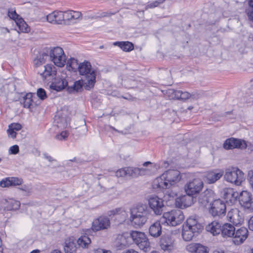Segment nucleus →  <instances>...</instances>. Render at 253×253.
Instances as JSON below:
<instances>
[{"label": "nucleus", "mask_w": 253, "mask_h": 253, "mask_svg": "<svg viewBox=\"0 0 253 253\" xmlns=\"http://www.w3.org/2000/svg\"><path fill=\"white\" fill-rule=\"evenodd\" d=\"M76 250V243L73 240L70 238L65 241L64 251L66 253H75Z\"/></svg>", "instance_id": "obj_31"}, {"label": "nucleus", "mask_w": 253, "mask_h": 253, "mask_svg": "<svg viewBox=\"0 0 253 253\" xmlns=\"http://www.w3.org/2000/svg\"><path fill=\"white\" fill-rule=\"evenodd\" d=\"M49 23L56 24H62L64 23V15L62 11H54L48 14L46 17Z\"/></svg>", "instance_id": "obj_21"}, {"label": "nucleus", "mask_w": 253, "mask_h": 253, "mask_svg": "<svg viewBox=\"0 0 253 253\" xmlns=\"http://www.w3.org/2000/svg\"><path fill=\"white\" fill-rule=\"evenodd\" d=\"M48 58V55L46 51L43 52L38 56L33 61L34 65L35 67H38L42 64L45 63V61Z\"/></svg>", "instance_id": "obj_33"}, {"label": "nucleus", "mask_w": 253, "mask_h": 253, "mask_svg": "<svg viewBox=\"0 0 253 253\" xmlns=\"http://www.w3.org/2000/svg\"><path fill=\"white\" fill-rule=\"evenodd\" d=\"M210 212L214 217L225 215L226 212L225 203L220 199L214 200L211 204Z\"/></svg>", "instance_id": "obj_10"}, {"label": "nucleus", "mask_w": 253, "mask_h": 253, "mask_svg": "<svg viewBox=\"0 0 253 253\" xmlns=\"http://www.w3.org/2000/svg\"><path fill=\"white\" fill-rule=\"evenodd\" d=\"M57 126L58 128H64L67 126V123L63 118L59 119V121H57Z\"/></svg>", "instance_id": "obj_54"}, {"label": "nucleus", "mask_w": 253, "mask_h": 253, "mask_svg": "<svg viewBox=\"0 0 253 253\" xmlns=\"http://www.w3.org/2000/svg\"><path fill=\"white\" fill-rule=\"evenodd\" d=\"M178 92H179V90H175V89H174L172 88H170V89H168L166 91L165 94L169 99L178 100Z\"/></svg>", "instance_id": "obj_42"}, {"label": "nucleus", "mask_w": 253, "mask_h": 253, "mask_svg": "<svg viewBox=\"0 0 253 253\" xmlns=\"http://www.w3.org/2000/svg\"><path fill=\"white\" fill-rule=\"evenodd\" d=\"M126 176L131 177L132 178L136 177L142 174L143 172L144 169H140L138 168L133 167H126Z\"/></svg>", "instance_id": "obj_30"}, {"label": "nucleus", "mask_w": 253, "mask_h": 253, "mask_svg": "<svg viewBox=\"0 0 253 253\" xmlns=\"http://www.w3.org/2000/svg\"><path fill=\"white\" fill-rule=\"evenodd\" d=\"M249 228L253 231V216H252L248 221Z\"/></svg>", "instance_id": "obj_60"}, {"label": "nucleus", "mask_w": 253, "mask_h": 253, "mask_svg": "<svg viewBox=\"0 0 253 253\" xmlns=\"http://www.w3.org/2000/svg\"><path fill=\"white\" fill-rule=\"evenodd\" d=\"M32 94L31 93H27L25 96L23 97L22 101L23 106L25 108H30L32 104Z\"/></svg>", "instance_id": "obj_43"}, {"label": "nucleus", "mask_w": 253, "mask_h": 253, "mask_svg": "<svg viewBox=\"0 0 253 253\" xmlns=\"http://www.w3.org/2000/svg\"><path fill=\"white\" fill-rule=\"evenodd\" d=\"M224 171L222 169H214L208 171L205 176V181L208 184H213L220 179L223 175Z\"/></svg>", "instance_id": "obj_18"}, {"label": "nucleus", "mask_w": 253, "mask_h": 253, "mask_svg": "<svg viewBox=\"0 0 253 253\" xmlns=\"http://www.w3.org/2000/svg\"><path fill=\"white\" fill-rule=\"evenodd\" d=\"M213 195V191L211 189H207L200 194L199 199L202 200L201 202H209Z\"/></svg>", "instance_id": "obj_39"}, {"label": "nucleus", "mask_w": 253, "mask_h": 253, "mask_svg": "<svg viewBox=\"0 0 253 253\" xmlns=\"http://www.w3.org/2000/svg\"><path fill=\"white\" fill-rule=\"evenodd\" d=\"M148 203L150 208L156 215H161L162 213L164 205L162 199L157 196L151 197L149 199Z\"/></svg>", "instance_id": "obj_15"}, {"label": "nucleus", "mask_w": 253, "mask_h": 253, "mask_svg": "<svg viewBox=\"0 0 253 253\" xmlns=\"http://www.w3.org/2000/svg\"><path fill=\"white\" fill-rule=\"evenodd\" d=\"M184 219L182 211L179 209L173 210L164 213L161 218L162 224L167 223L168 225L175 226L180 224Z\"/></svg>", "instance_id": "obj_3"}, {"label": "nucleus", "mask_w": 253, "mask_h": 253, "mask_svg": "<svg viewBox=\"0 0 253 253\" xmlns=\"http://www.w3.org/2000/svg\"><path fill=\"white\" fill-rule=\"evenodd\" d=\"M8 16L10 19L14 20L15 22L16 20H18L21 18L19 15L16 13L15 10H13L12 9L8 10Z\"/></svg>", "instance_id": "obj_48"}, {"label": "nucleus", "mask_w": 253, "mask_h": 253, "mask_svg": "<svg viewBox=\"0 0 253 253\" xmlns=\"http://www.w3.org/2000/svg\"><path fill=\"white\" fill-rule=\"evenodd\" d=\"M180 172L177 169H169L156 178L153 183L155 188L163 190L170 188L181 180Z\"/></svg>", "instance_id": "obj_1"}, {"label": "nucleus", "mask_w": 253, "mask_h": 253, "mask_svg": "<svg viewBox=\"0 0 253 253\" xmlns=\"http://www.w3.org/2000/svg\"><path fill=\"white\" fill-rule=\"evenodd\" d=\"M45 158L47 160H48V161H49V162H52L53 161V159L52 158V157L51 156H45Z\"/></svg>", "instance_id": "obj_63"}, {"label": "nucleus", "mask_w": 253, "mask_h": 253, "mask_svg": "<svg viewBox=\"0 0 253 253\" xmlns=\"http://www.w3.org/2000/svg\"><path fill=\"white\" fill-rule=\"evenodd\" d=\"M86 81L84 84V88L86 90H90L93 88L96 82V75L95 73L92 72V74L88 76H86Z\"/></svg>", "instance_id": "obj_32"}, {"label": "nucleus", "mask_w": 253, "mask_h": 253, "mask_svg": "<svg viewBox=\"0 0 253 253\" xmlns=\"http://www.w3.org/2000/svg\"><path fill=\"white\" fill-rule=\"evenodd\" d=\"M114 45L119 46L123 51L129 52L133 50V44L129 42H114Z\"/></svg>", "instance_id": "obj_35"}, {"label": "nucleus", "mask_w": 253, "mask_h": 253, "mask_svg": "<svg viewBox=\"0 0 253 253\" xmlns=\"http://www.w3.org/2000/svg\"><path fill=\"white\" fill-rule=\"evenodd\" d=\"M222 197L229 204H234L238 197L239 194L231 188H225L221 192Z\"/></svg>", "instance_id": "obj_16"}, {"label": "nucleus", "mask_w": 253, "mask_h": 253, "mask_svg": "<svg viewBox=\"0 0 253 253\" xmlns=\"http://www.w3.org/2000/svg\"><path fill=\"white\" fill-rule=\"evenodd\" d=\"M249 236V231L244 227H242L235 230V233L232 239L233 243L235 245L242 244Z\"/></svg>", "instance_id": "obj_11"}, {"label": "nucleus", "mask_w": 253, "mask_h": 253, "mask_svg": "<svg viewBox=\"0 0 253 253\" xmlns=\"http://www.w3.org/2000/svg\"><path fill=\"white\" fill-rule=\"evenodd\" d=\"M166 189V191L164 193V200L165 201H170L174 199V197L176 196V193L174 192L170 189Z\"/></svg>", "instance_id": "obj_45"}, {"label": "nucleus", "mask_w": 253, "mask_h": 253, "mask_svg": "<svg viewBox=\"0 0 253 253\" xmlns=\"http://www.w3.org/2000/svg\"><path fill=\"white\" fill-rule=\"evenodd\" d=\"M191 195L187 194L181 196L175 199L176 207L183 209L190 206L193 204V197Z\"/></svg>", "instance_id": "obj_19"}, {"label": "nucleus", "mask_w": 253, "mask_h": 253, "mask_svg": "<svg viewBox=\"0 0 253 253\" xmlns=\"http://www.w3.org/2000/svg\"><path fill=\"white\" fill-rule=\"evenodd\" d=\"M149 216L146 205L138 204L130 210L129 220L134 225L141 227L147 222Z\"/></svg>", "instance_id": "obj_2"}, {"label": "nucleus", "mask_w": 253, "mask_h": 253, "mask_svg": "<svg viewBox=\"0 0 253 253\" xmlns=\"http://www.w3.org/2000/svg\"><path fill=\"white\" fill-rule=\"evenodd\" d=\"M37 96L41 99L44 100L46 97V94L44 89L40 88L37 90Z\"/></svg>", "instance_id": "obj_50"}, {"label": "nucleus", "mask_w": 253, "mask_h": 253, "mask_svg": "<svg viewBox=\"0 0 253 253\" xmlns=\"http://www.w3.org/2000/svg\"><path fill=\"white\" fill-rule=\"evenodd\" d=\"M48 58L54 64L59 67H63L66 61V55L63 49L60 47L46 49Z\"/></svg>", "instance_id": "obj_4"}, {"label": "nucleus", "mask_w": 253, "mask_h": 253, "mask_svg": "<svg viewBox=\"0 0 253 253\" xmlns=\"http://www.w3.org/2000/svg\"><path fill=\"white\" fill-rule=\"evenodd\" d=\"M249 182L253 190V172L252 176L250 178Z\"/></svg>", "instance_id": "obj_62"}, {"label": "nucleus", "mask_w": 253, "mask_h": 253, "mask_svg": "<svg viewBox=\"0 0 253 253\" xmlns=\"http://www.w3.org/2000/svg\"><path fill=\"white\" fill-rule=\"evenodd\" d=\"M77 242L79 247L84 249H87L91 243V240L88 236L83 235L78 239Z\"/></svg>", "instance_id": "obj_37"}, {"label": "nucleus", "mask_w": 253, "mask_h": 253, "mask_svg": "<svg viewBox=\"0 0 253 253\" xmlns=\"http://www.w3.org/2000/svg\"><path fill=\"white\" fill-rule=\"evenodd\" d=\"M187 250L192 253H208L207 248L199 243H191L186 247Z\"/></svg>", "instance_id": "obj_24"}, {"label": "nucleus", "mask_w": 253, "mask_h": 253, "mask_svg": "<svg viewBox=\"0 0 253 253\" xmlns=\"http://www.w3.org/2000/svg\"><path fill=\"white\" fill-rule=\"evenodd\" d=\"M7 133L8 134V135L11 137V138H15L16 137V132L15 131V130L13 129H12V128H11L9 126V128L7 130Z\"/></svg>", "instance_id": "obj_56"}, {"label": "nucleus", "mask_w": 253, "mask_h": 253, "mask_svg": "<svg viewBox=\"0 0 253 253\" xmlns=\"http://www.w3.org/2000/svg\"><path fill=\"white\" fill-rule=\"evenodd\" d=\"M178 98V100H185L190 98L195 99V96L194 94H191L189 92L185 91H182L179 90Z\"/></svg>", "instance_id": "obj_44"}, {"label": "nucleus", "mask_w": 253, "mask_h": 253, "mask_svg": "<svg viewBox=\"0 0 253 253\" xmlns=\"http://www.w3.org/2000/svg\"><path fill=\"white\" fill-rule=\"evenodd\" d=\"M0 186L2 187H8L11 186V183L10 177L2 179L0 182Z\"/></svg>", "instance_id": "obj_51"}, {"label": "nucleus", "mask_w": 253, "mask_h": 253, "mask_svg": "<svg viewBox=\"0 0 253 253\" xmlns=\"http://www.w3.org/2000/svg\"><path fill=\"white\" fill-rule=\"evenodd\" d=\"M183 225L186 226L192 230H194V231H197L199 232H200L203 229V226L198 222L195 218L193 217L188 218L186 220V222L183 224Z\"/></svg>", "instance_id": "obj_26"}, {"label": "nucleus", "mask_w": 253, "mask_h": 253, "mask_svg": "<svg viewBox=\"0 0 253 253\" xmlns=\"http://www.w3.org/2000/svg\"><path fill=\"white\" fill-rule=\"evenodd\" d=\"M131 239L139 248L146 252L150 249V243L147 235L142 232L132 230L130 231Z\"/></svg>", "instance_id": "obj_6"}, {"label": "nucleus", "mask_w": 253, "mask_h": 253, "mask_svg": "<svg viewBox=\"0 0 253 253\" xmlns=\"http://www.w3.org/2000/svg\"><path fill=\"white\" fill-rule=\"evenodd\" d=\"M168 241H167L166 238H163L160 241V246L161 249L166 251H169L172 249L173 245L172 241L169 239H168Z\"/></svg>", "instance_id": "obj_38"}, {"label": "nucleus", "mask_w": 253, "mask_h": 253, "mask_svg": "<svg viewBox=\"0 0 253 253\" xmlns=\"http://www.w3.org/2000/svg\"><path fill=\"white\" fill-rule=\"evenodd\" d=\"M84 84L82 80H79L74 82L72 86H68L67 90L70 93H74L81 91Z\"/></svg>", "instance_id": "obj_36"}, {"label": "nucleus", "mask_w": 253, "mask_h": 253, "mask_svg": "<svg viewBox=\"0 0 253 253\" xmlns=\"http://www.w3.org/2000/svg\"><path fill=\"white\" fill-rule=\"evenodd\" d=\"M94 253H111L110 251L102 249H98L94 251Z\"/></svg>", "instance_id": "obj_59"}, {"label": "nucleus", "mask_w": 253, "mask_h": 253, "mask_svg": "<svg viewBox=\"0 0 253 253\" xmlns=\"http://www.w3.org/2000/svg\"><path fill=\"white\" fill-rule=\"evenodd\" d=\"M44 80H49L48 78H53L56 74V67L52 64H47L44 66V71L40 73Z\"/></svg>", "instance_id": "obj_23"}, {"label": "nucleus", "mask_w": 253, "mask_h": 253, "mask_svg": "<svg viewBox=\"0 0 253 253\" xmlns=\"http://www.w3.org/2000/svg\"><path fill=\"white\" fill-rule=\"evenodd\" d=\"M20 206V202L13 199H3L0 201V211H16Z\"/></svg>", "instance_id": "obj_17"}, {"label": "nucleus", "mask_w": 253, "mask_h": 253, "mask_svg": "<svg viewBox=\"0 0 253 253\" xmlns=\"http://www.w3.org/2000/svg\"><path fill=\"white\" fill-rule=\"evenodd\" d=\"M223 147L225 149L235 148L245 149L247 145L246 142L244 140L231 137L225 140L223 144Z\"/></svg>", "instance_id": "obj_13"}, {"label": "nucleus", "mask_w": 253, "mask_h": 253, "mask_svg": "<svg viewBox=\"0 0 253 253\" xmlns=\"http://www.w3.org/2000/svg\"><path fill=\"white\" fill-rule=\"evenodd\" d=\"M79 65L77 59L72 58L67 60V67L69 70L76 72L79 68Z\"/></svg>", "instance_id": "obj_41"}, {"label": "nucleus", "mask_w": 253, "mask_h": 253, "mask_svg": "<svg viewBox=\"0 0 253 253\" xmlns=\"http://www.w3.org/2000/svg\"><path fill=\"white\" fill-rule=\"evenodd\" d=\"M227 218L230 222L235 226L241 224L244 221L242 213L236 208L232 209L228 212Z\"/></svg>", "instance_id": "obj_14"}, {"label": "nucleus", "mask_w": 253, "mask_h": 253, "mask_svg": "<svg viewBox=\"0 0 253 253\" xmlns=\"http://www.w3.org/2000/svg\"><path fill=\"white\" fill-rule=\"evenodd\" d=\"M9 126L12 128V129L15 130H19L21 129V126L19 124H11Z\"/></svg>", "instance_id": "obj_57"}, {"label": "nucleus", "mask_w": 253, "mask_h": 253, "mask_svg": "<svg viewBox=\"0 0 253 253\" xmlns=\"http://www.w3.org/2000/svg\"><path fill=\"white\" fill-rule=\"evenodd\" d=\"M51 253H62L60 251H59V250H54Z\"/></svg>", "instance_id": "obj_64"}, {"label": "nucleus", "mask_w": 253, "mask_h": 253, "mask_svg": "<svg viewBox=\"0 0 253 253\" xmlns=\"http://www.w3.org/2000/svg\"><path fill=\"white\" fill-rule=\"evenodd\" d=\"M78 70L80 75H84L85 77L90 75L92 72L95 73L94 71L91 69L90 63L87 61L80 64Z\"/></svg>", "instance_id": "obj_25"}, {"label": "nucleus", "mask_w": 253, "mask_h": 253, "mask_svg": "<svg viewBox=\"0 0 253 253\" xmlns=\"http://www.w3.org/2000/svg\"><path fill=\"white\" fill-rule=\"evenodd\" d=\"M161 219L152 224L149 228V233L154 238L160 237L162 233Z\"/></svg>", "instance_id": "obj_22"}, {"label": "nucleus", "mask_w": 253, "mask_h": 253, "mask_svg": "<svg viewBox=\"0 0 253 253\" xmlns=\"http://www.w3.org/2000/svg\"><path fill=\"white\" fill-rule=\"evenodd\" d=\"M120 214L122 216L123 221H125L128 217L126 211L122 208H118L108 212V215L110 216Z\"/></svg>", "instance_id": "obj_34"}, {"label": "nucleus", "mask_w": 253, "mask_h": 253, "mask_svg": "<svg viewBox=\"0 0 253 253\" xmlns=\"http://www.w3.org/2000/svg\"><path fill=\"white\" fill-rule=\"evenodd\" d=\"M130 244V232L118 234L114 243V247L118 250L125 249Z\"/></svg>", "instance_id": "obj_9"}, {"label": "nucleus", "mask_w": 253, "mask_h": 253, "mask_svg": "<svg viewBox=\"0 0 253 253\" xmlns=\"http://www.w3.org/2000/svg\"><path fill=\"white\" fill-rule=\"evenodd\" d=\"M239 202L241 206L250 212L253 211V197L247 191H242L238 196Z\"/></svg>", "instance_id": "obj_8"}, {"label": "nucleus", "mask_w": 253, "mask_h": 253, "mask_svg": "<svg viewBox=\"0 0 253 253\" xmlns=\"http://www.w3.org/2000/svg\"><path fill=\"white\" fill-rule=\"evenodd\" d=\"M199 232L194 231L187 227L186 226L183 225L182 237L185 241H189L191 240L194 236H197Z\"/></svg>", "instance_id": "obj_29"}, {"label": "nucleus", "mask_w": 253, "mask_h": 253, "mask_svg": "<svg viewBox=\"0 0 253 253\" xmlns=\"http://www.w3.org/2000/svg\"><path fill=\"white\" fill-rule=\"evenodd\" d=\"M224 178L226 181L239 186L244 179V174L238 168L231 167L226 169Z\"/></svg>", "instance_id": "obj_5"}, {"label": "nucleus", "mask_w": 253, "mask_h": 253, "mask_svg": "<svg viewBox=\"0 0 253 253\" xmlns=\"http://www.w3.org/2000/svg\"><path fill=\"white\" fill-rule=\"evenodd\" d=\"M68 136L66 131H63L60 134H57L55 136V138L60 141L65 140Z\"/></svg>", "instance_id": "obj_49"}, {"label": "nucleus", "mask_w": 253, "mask_h": 253, "mask_svg": "<svg viewBox=\"0 0 253 253\" xmlns=\"http://www.w3.org/2000/svg\"><path fill=\"white\" fill-rule=\"evenodd\" d=\"M19 152V147L15 145L11 146L9 149V153L12 154H16Z\"/></svg>", "instance_id": "obj_55"}, {"label": "nucleus", "mask_w": 253, "mask_h": 253, "mask_svg": "<svg viewBox=\"0 0 253 253\" xmlns=\"http://www.w3.org/2000/svg\"><path fill=\"white\" fill-rule=\"evenodd\" d=\"M11 186L21 185L22 183V179L17 177H10Z\"/></svg>", "instance_id": "obj_53"}, {"label": "nucleus", "mask_w": 253, "mask_h": 253, "mask_svg": "<svg viewBox=\"0 0 253 253\" xmlns=\"http://www.w3.org/2000/svg\"><path fill=\"white\" fill-rule=\"evenodd\" d=\"M68 84L67 81L64 79H56L54 83L50 85L51 89L57 91H60L64 89Z\"/></svg>", "instance_id": "obj_28"}, {"label": "nucleus", "mask_w": 253, "mask_h": 253, "mask_svg": "<svg viewBox=\"0 0 253 253\" xmlns=\"http://www.w3.org/2000/svg\"><path fill=\"white\" fill-rule=\"evenodd\" d=\"M203 182L201 179L195 178L188 182L184 186L186 193L192 196L198 194L203 187Z\"/></svg>", "instance_id": "obj_7"}, {"label": "nucleus", "mask_w": 253, "mask_h": 253, "mask_svg": "<svg viewBox=\"0 0 253 253\" xmlns=\"http://www.w3.org/2000/svg\"><path fill=\"white\" fill-rule=\"evenodd\" d=\"M222 225L216 221H213L206 226L207 231L211 232L213 235L221 233Z\"/></svg>", "instance_id": "obj_27"}, {"label": "nucleus", "mask_w": 253, "mask_h": 253, "mask_svg": "<svg viewBox=\"0 0 253 253\" xmlns=\"http://www.w3.org/2000/svg\"><path fill=\"white\" fill-rule=\"evenodd\" d=\"M72 12L73 11H67L64 12H63V15H64V23L66 21H73Z\"/></svg>", "instance_id": "obj_47"}, {"label": "nucleus", "mask_w": 253, "mask_h": 253, "mask_svg": "<svg viewBox=\"0 0 253 253\" xmlns=\"http://www.w3.org/2000/svg\"><path fill=\"white\" fill-rule=\"evenodd\" d=\"M123 253H138L137 251L135 250L130 249H128L124 252H123Z\"/></svg>", "instance_id": "obj_61"}, {"label": "nucleus", "mask_w": 253, "mask_h": 253, "mask_svg": "<svg viewBox=\"0 0 253 253\" xmlns=\"http://www.w3.org/2000/svg\"><path fill=\"white\" fill-rule=\"evenodd\" d=\"M126 167L121 169L119 170H118L116 172V175L118 177H123L126 176Z\"/></svg>", "instance_id": "obj_52"}, {"label": "nucleus", "mask_w": 253, "mask_h": 253, "mask_svg": "<svg viewBox=\"0 0 253 253\" xmlns=\"http://www.w3.org/2000/svg\"><path fill=\"white\" fill-rule=\"evenodd\" d=\"M16 24L21 32L28 33L30 31V27L22 18L16 20Z\"/></svg>", "instance_id": "obj_40"}, {"label": "nucleus", "mask_w": 253, "mask_h": 253, "mask_svg": "<svg viewBox=\"0 0 253 253\" xmlns=\"http://www.w3.org/2000/svg\"><path fill=\"white\" fill-rule=\"evenodd\" d=\"M235 225L229 223H225L222 225L221 236L225 239L232 238L235 233Z\"/></svg>", "instance_id": "obj_20"}, {"label": "nucleus", "mask_w": 253, "mask_h": 253, "mask_svg": "<svg viewBox=\"0 0 253 253\" xmlns=\"http://www.w3.org/2000/svg\"><path fill=\"white\" fill-rule=\"evenodd\" d=\"M166 0H158L153 1L147 4L145 6V9L147 10L149 8H153L157 7L160 4L163 3Z\"/></svg>", "instance_id": "obj_46"}, {"label": "nucleus", "mask_w": 253, "mask_h": 253, "mask_svg": "<svg viewBox=\"0 0 253 253\" xmlns=\"http://www.w3.org/2000/svg\"><path fill=\"white\" fill-rule=\"evenodd\" d=\"M73 20L79 19L81 16V13L79 11H73Z\"/></svg>", "instance_id": "obj_58"}, {"label": "nucleus", "mask_w": 253, "mask_h": 253, "mask_svg": "<svg viewBox=\"0 0 253 253\" xmlns=\"http://www.w3.org/2000/svg\"><path fill=\"white\" fill-rule=\"evenodd\" d=\"M110 225V219L107 216H102L93 221L91 229L94 231H98L108 229Z\"/></svg>", "instance_id": "obj_12"}]
</instances>
